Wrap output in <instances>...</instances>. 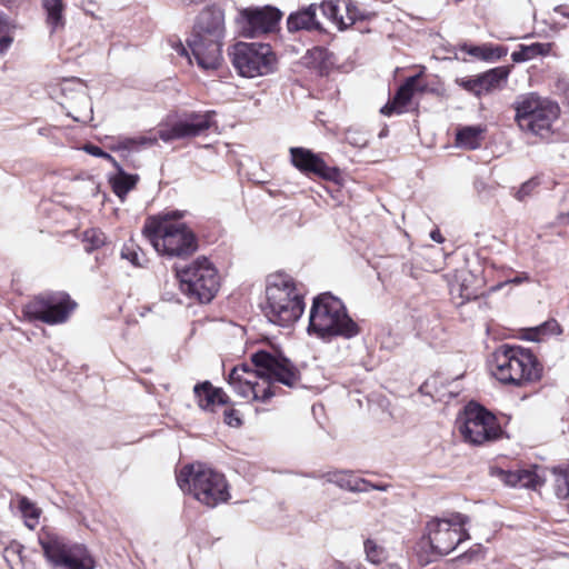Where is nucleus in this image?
<instances>
[{
    "label": "nucleus",
    "mask_w": 569,
    "mask_h": 569,
    "mask_svg": "<svg viewBox=\"0 0 569 569\" xmlns=\"http://www.w3.org/2000/svg\"><path fill=\"white\" fill-rule=\"evenodd\" d=\"M224 422L230 427H240L242 423L237 411L233 409H228L224 411Z\"/></svg>",
    "instance_id": "nucleus-42"
},
{
    "label": "nucleus",
    "mask_w": 569,
    "mask_h": 569,
    "mask_svg": "<svg viewBox=\"0 0 569 569\" xmlns=\"http://www.w3.org/2000/svg\"><path fill=\"white\" fill-rule=\"evenodd\" d=\"M551 486L558 499L569 498V467H555L550 470Z\"/></svg>",
    "instance_id": "nucleus-26"
},
{
    "label": "nucleus",
    "mask_w": 569,
    "mask_h": 569,
    "mask_svg": "<svg viewBox=\"0 0 569 569\" xmlns=\"http://www.w3.org/2000/svg\"><path fill=\"white\" fill-rule=\"evenodd\" d=\"M457 427L463 439L471 445H482L498 439L502 432L497 418L482 406L470 402L458 418Z\"/></svg>",
    "instance_id": "nucleus-13"
},
{
    "label": "nucleus",
    "mask_w": 569,
    "mask_h": 569,
    "mask_svg": "<svg viewBox=\"0 0 569 569\" xmlns=\"http://www.w3.org/2000/svg\"><path fill=\"white\" fill-rule=\"evenodd\" d=\"M509 70L506 67L493 68L475 78L466 79L460 84L468 91L480 97L493 90L500 89L507 81Z\"/></svg>",
    "instance_id": "nucleus-18"
},
{
    "label": "nucleus",
    "mask_w": 569,
    "mask_h": 569,
    "mask_svg": "<svg viewBox=\"0 0 569 569\" xmlns=\"http://www.w3.org/2000/svg\"><path fill=\"white\" fill-rule=\"evenodd\" d=\"M483 129L480 126H468L458 130L456 134L457 144L475 150L480 147Z\"/></svg>",
    "instance_id": "nucleus-25"
},
{
    "label": "nucleus",
    "mask_w": 569,
    "mask_h": 569,
    "mask_svg": "<svg viewBox=\"0 0 569 569\" xmlns=\"http://www.w3.org/2000/svg\"><path fill=\"white\" fill-rule=\"evenodd\" d=\"M318 6L312 3L301 10L292 12L287 19L289 32L321 30V24L317 20Z\"/></svg>",
    "instance_id": "nucleus-21"
},
{
    "label": "nucleus",
    "mask_w": 569,
    "mask_h": 569,
    "mask_svg": "<svg viewBox=\"0 0 569 569\" xmlns=\"http://www.w3.org/2000/svg\"><path fill=\"white\" fill-rule=\"evenodd\" d=\"M469 517L452 512L448 517L432 518L426 523L422 546H428L432 556L442 557L453 551L462 541L470 538L465 526Z\"/></svg>",
    "instance_id": "nucleus-9"
},
{
    "label": "nucleus",
    "mask_w": 569,
    "mask_h": 569,
    "mask_svg": "<svg viewBox=\"0 0 569 569\" xmlns=\"http://www.w3.org/2000/svg\"><path fill=\"white\" fill-rule=\"evenodd\" d=\"M388 485H373L371 482H369V486H368V491L370 490H380V491H386L388 489Z\"/></svg>",
    "instance_id": "nucleus-47"
},
{
    "label": "nucleus",
    "mask_w": 569,
    "mask_h": 569,
    "mask_svg": "<svg viewBox=\"0 0 569 569\" xmlns=\"http://www.w3.org/2000/svg\"><path fill=\"white\" fill-rule=\"evenodd\" d=\"M14 26L7 13L0 10V53L6 52L13 41L12 31Z\"/></svg>",
    "instance_id": "nucleus-31"
},
{
    "label": "nucleus",
    "mask_w": 569,
    "mask_h": 569,
    "mask_svg": "<svg viewBox=\"0 0 569 569\" xmlns=\"http://www.w3.org/2000/svg\"><path fill=\"white\" fill-rule=\"evenodd\" d=\"M179 488L208 507H216L230 498L222 473L202 463L184 466L177 476Z\"/></svg>",
    "instance_id": "nucleus-6"
},
{
    "label": "nucleus",
    "mask_w": 569,
    "mask_h": 569,
    "mask_svg": "<svg viewBox=\"0 0 569 569\" xmlns=\"http://www.w3.org/2000/svg\"><path fill=\"white\" fill-rule=\"evenodd\" d=\"M539 182L536 179H530L521 184L519 190L516 193V198L519 201H525L528 197H530L533 190L538 187Z\"/></svg>",
    "instance_id": "nucleus-38"
},
{
    "label": "nucleus",
    "mask_w": 569,
    "mask_h": 569,
    "mask_svg": "<svg viewBox=\"0 0 569 569\" xmlns=\"http://www.w3.org/2000/svg\"><path fill=\"white\" fill-rule=\"evenodd\" d=\"M303 310V296L290 276L277 273L267 278L262 311L271 323L289 327L299 320Z\"/></svg>",
    "instance_id": "nucleus-4"
},
{
    "label": "nucleus",
    "mask_w": 569,
    "mask_h": 569,
    "mask_svg": "<svg viewBox=\"0 0 569 569\" xmlns=\"http://www.w3.org/2000/svg\"><path fill=\"white\" fill-rule=\"evenodd\" d=\"M490 370L499 382L518 388L539 380L542 375V367L530 350L509 345L492 353Z\"/></svg>",
    "instance_id": "nucleus-5"
},
{
    "label": "nucleus",
    "mask_w": 569,
    "mask_h": 569,
    "mask_svg": "<svg viewBox=\"0 0 569 569\" xmlns=\"http://www.w3.org/2000/svg\"><path fill=\"white\" fill-rule=\"evenodd\" d=\"M459 295L463 300H467V301L471 300V299H476L478 297V292L470 289L463 282L460 284Z\"/></svg>",
    "instance_id": "nucleus-43"
},
{
    "label": "nucleus",
    "mask_w": 569,
    "mask_h": 569,
    "mask_svg": "<svg viewBox=\"0 0 569 569\" xmlns=\"http://www.w3.org/2000/svg\"><path fill=\"white\" fill-rule=\"evenodd\" d=\"M117 173L109 178L110 184L112 187L113 192L123 201L130 190H132L139 177L137 174L127 173L122 167L118 163Z\"/></svg>",
    "instance_id": "nucleus-24"
},
{
    "label": "nucleus",
    "mask_w": 569,
    "mask_h": 569,
    "mask_svg": "<svg viewBox=\"0 0 569 569\" xmlns=\"http://www.w3.org/2000/svg\"><path fill=\"white\" fill-rule=\"evenodd\" d=\"M121 257L129 260L134 266H142L144 257L142 253L133 249V244H124L121 250Z\"/></svg>",
    "instance_id": "nucleus-37"
},
{
    "label": "nucleus",
    "mask_w": 569,
    "mask_h": 569,
    "mask_svg": "<svg viewBox=\"0 0 569 569\" xmlns=\"http://www.w3.org/2000/svg\"><path fill=\"white\" fill-rule=\"evenodd\" d=\"M347 140H348V142H349V143H351V144H357V146H366V143H367V141H366V140H363L362 142H353V141L351 140L350 136H347Z\"/></svg>",
    "instance_id": "nucleus-51"
},
{
    "label": "nucleus",
    "mask_w": 569,
    "mask_h": 569,
    "mask_svg": "<svg viewBox=\"0 0 569 569\" xmlns=\"http://www.w3.org/2000/svg\"><path fill=\"white\" fill-rule=\"evenodd\" d=\"M76 307L69 295L56 292L34 298L26 306L24 313L30 319L58 325L66 322Z\"/></svg>",
    "instance_id": "nucleus-14"
},
{
    "label": "nucleus",
    "mask_w": 569,
    "mask_h": 569,
    "mask_svg": "<svg viewBox=\"0 0 569 569\" xmlns=\"http://www.w3.org/2000/svg\"><path fill=\"white\" fill-rule=\"evenodd\" d=\"M61 92L64 96L71 93V99L79 98L82 100H87L86 86L80 79L72 78L64 80L61 86Z\"/></svg>",
    "instance_id": "nucleus-34"
},
{
    "label": "nucleus",
    "mask_w": 569,
    "mask_h": 569,
    "mask_svg": "<svg viewBox=\"0 0 569 569\" xmlns=\"http://www.w3.org/2000/svg\"><path fill=\"white\" fill-rule=\"evenodd\" d=\"M479 552L478 551H471L469 553H465L461 556V559L465 560V559H468L469 561L475 557V556H478Z\"/></svg>",
    "instance_id": "nucleus-50"
},
{
    "label": "nucleus",
    "mask_w": 569,
    "mask_h": 569,
    "mask_svg": "<svg viewBox=\"0 0 569 569\" xmlns=\"http://www.w3.org/2000/svg\"><path fill=\"white\" fill-rule=\"evenodd\" d=\"M176 50L178 53H180L181 56H186L188 57V51L187 49L183 47V44L181 42H179L176 47Z\"/></svg>",
    "instance_id": "nucleus-48"
},
{
    "label": "nucleus",
    "mask_w": 569,
    "mask_h": 569,
    "mask_svg": "<svg viewBox=\"0 0 569 569\" xmlns=\"http://www.w3.org/2000/svg\"><path fill=\"white\" fill-rule=\"evenodd\" d=\"M142 232L160 254L186 258L198 249L194 233L182 222L151 221Z\"/></svg>",
    "instance_id": "nucleus-7"
},
{
    "label": "nucleus",
    "mask_w": 569,
    "mask_h": 569,
    "mask_svg": "<svg viewBox=\"0 0 569 569\" xmlns=\"http://www.w3.org/2000/svg\"><path fill=\"white\" fill-rule=\"evenodd\" d=\"M516 122L519 128L529 134L548 138L552 131V123L559 116L556 102L536 93L520 96L515 102Z\"/></svg>",
    "instance_id": "nucleus-8"
},
{
    "label": "nucleus",
    "mask_w": 569,
    "mask_h": 569,
    "mask_svg": "<svg viewBox=\"0 0 569 569\" xmlns=\"http://www.w3.org/2000/svg\"><path fill=\"white\" fill-rule=\"evenodd\" d=\"M42 6L47 12V22L51 28V32L58 28L63 27V0H42Z\"/></svg>",
    "instance_id": "nucleus-28"
},
{
    "label": "nucleus",
    "mask_w": 569,
    "mask_h": 569,
    "mask_svg": "<svg viewBox=\"0 0 569 569\" xmlns=\"http://www.w3.org/2000/svg\"><path fill=\"white\" fill-rule=\"evenodd\" d=\"M342 569H361L360 566H353V567H343Z\"/></svg>",
    "instance_id": "nucleus-52"
},
{
    "label": "nucleus",
    "mask_w": 569,
    "mask_h": 569,
    "mask_svg": "<svg viewBox=\"0 0 569 569\" xmlns=\"http://www.w3.org/2000/svg\"><path fill=\"white\" fill-rule=\"evenodd\" d=\"M198 405L202 409H210L214 405H227L228 395L221 388H214L209 381L198 383L193 388Z\"/></svg>",
    "instance_id": "nucleus-23"
},
{
    "label": "nucleus",
    "mask_w": 569,
    "mask_h": 569,
    "mask_svg": "<svg viewBox=\"0 0 569 569\" xmlns=\"http://www.w3.org/2000/svg\"><path fill=\"white\" fill-rule=\"evenodd\" d=\"M213 116V111L183 113L177 120L161 127L159 138L169 142L201 136L214 124Z\"/></svg>",
    "instance_id": "nucleus-15"
},
{
    "label": "nucleus",
    "mask_w": 569,
    "mask_h": 569,
    "mask_svg": "<svg viewBox=\"0 0 569 569\" xmlns=\"http://www.w3.org/2000/svg\"><path fill=\"white\" fill-rule=\"evenodd\" d=\"M487 61L499 60L507 56L508 49L503 46L487 43Z\"/></svg>",
    "instance_id": "nucleus-40"
},
{
    "label": "nucleus",
    "mask_w": 569,
    "mask_h": 569,
    "mask_svg": "<svg viewBox=\"0 0 569 569\" xmlns=\"http://www.w3.org/2000/svg\"><path fill=\"white\" fill-rule=\"evenodd\" d=\"M83 150H84L87 153L91 154V156L100 157V158H104V159L109 160V161H110L114 167H118V162L116 161V159H114L111 154H109V153L104 152V151H103L101 148H99L98 146H94V144H86V146L83 147Z\"/></svg>",
    "instance_id": "nucleus-41"
},
{
    "label": "nucleus",
    "mask_w": 569,
    "mask_h": 569,
    "mask_svg": "<svg viewBox=\"0 0 569 569\" xmlns=\"http://www.w3.org/2000/svg\"><path fill=\"white\" fill-rule=\"evenodd\" d=\"M106 240V234L101 230L94 228L86 230L82 237L84 249L88 252H91L104 246Z\"/></svg>",
    "instance_id": "nucleus-32"
},
{
    "label": "nucleus",
    "mask_w": 569,
    "mask_h": 569,
    "mask_svg": "<svg viewBox=\"0 0 569 569\" xmlns=\"http://www.w3.org/2000/svg\"><path fill=\"white\" fill-rule=\"evenodd\" d=\"M292 164L302 172L315 173L326 180H335L339 171L328 167L325 161L311 150L302 147L290 148Z\"/></svg>",
    "instance_id": "nucleus-17"
},
{
    "label": "nucleus",
    "mask_w": 569,
    "mask_h": 569,
    "mask_svg": "<svg viewBox=\"0 0 569 569\" xmlns=\"http://www.w3.org/2000/svg\"><path fill=\"white\" fill-rule=\"evenodd\" d=\"M176 274L181 291L199 302H210L219 290L217 269L206 257L197 258L186 267H176Z\"/></svg>",
    "instance_id": "nucleus-11"
},
{
    "label": "nucleus",
    "mask_w": 569,
    "mask_h": 569,
    "mask_svg": "<svg viewBox=\"0 0 569 569\" xmlns=\"http://www.w3.org/2000/svg\"><path fill=\"white\" fill-rule=\"evenodd\" d=\"M343 6L346 8V10L348 11V19H349V22H347L348 24H352L355 22V20L358 18L357 16V12H356V8L352 7L350 3H347V2H343Z\"/></svg>",
    "instance_id": "nucleus-44"
},
{
    "label": "nucleus",
    "mask_w": 569,
    "mask_h": 569,
    "mask_svg": "<svg viewBox=\"0 0 569 569\" xmlns=\"http://www.w3.org/2000/svg\"><path fill=\"white\" fill-rule=\"evenodd\" d=\"M420 74H416L406 79V81L397 90L392 101L385 104L380 112L385 116L392 113H403L408 103L411 101L416 91H423L425 87L419 86Z\"/></svg>",
    "instance_id": "nucleus-20"
},
{
    "label": "nucleus",
    "mask_w": 569,
    "mask_h": 569,
    "mask_svg": "<svg viewBox=\"0 0 569 569\" xmlns=\"http://www.w3.org/2000/svg\"><path fill=\"white\" fill-rule=\"evenodd\" d=\"M43 556L53 568L94 569L96 561L81 543L70 542L67 538L51 531H42L38 537Z\"/></svg>",
    "instance_id": "nucleus-10"
},
{
    "label": "nucleus",
    "mask_w": 569,
    "mask_h": 569,
    "mask_svg": "<svg viewBox=\"0 0 569 569\" xmlns=\"http://www.w3.org/2000/svg\"><path fill=\"white\" fill-rule=\"evenodd\" d=\"M281 18V11L273 7L244 9L238 20L241 34L246 38H256L273 31Z\"/></svg>",
    "instance_id": "nucleus-16"
},
{
    "label": "nucleus",
    "mask_w": 569,
    "mask_h": 569,
    "mask_svg": "<svg viewBox=\"0 0 569 569\" xmlns=\"http://www.w3.org/2000/svg\"><path fill=\"white\" fill-rule=\"evenodd\" d=\"M308 331L330 340L336 337L351 339L360 329L348 315L345 303L330 292H323L313 299Z\"/></svg>",
    "instance_id": "nucleus-3"
},
{
    "label": "nucleus",
    "mask_w": 569,
    "mask_h": 569,
    "mask_svg": "<svg viewBox=\"0 0 569 569\" xmlns=\"http://www.w3.org/2000/svg\"><path fill=\"white\" fill-rule=\"evenodd\" d=\"M560 333H561L560 325L555 319H550L538 327L531 328L528 331L526 338L531 341H539L547 336H553V335H560Z\"/></svg>",
    "instance_id": "nucleus-30"
},
{
    "label": "nucleus",
    "mask_w": 569,
    "mask_h": 569,
    "mask_svg": "<svg viewBox=\"0 0 569 569\" xmlns=\"http://www.w3.org/2000/svg\"><path fill=\"white\" fill-rule=\"evenodd\" d=\"M562 219H563L567 223H569V212H568V213H566V216H563V217H562Z\"/></svg>",
    "instance_id": "nucleus-53"
},
{
    "label": "nucleus",
    "mask_w": 569,
    "mask_h": 569,
    "mask_svg": "<svg viewBox=\"0 0 569 569\" xmlns=\"http://www.w3.org/2000/svg\"><path fill=\"white\" fill-rule=\"evenodd\" d=\"M322 11V13L331 21L337 22L340 27H347L348 23L343 21L342 16L340 14V3L333 1H327L321 3L318 7Z\"/></svg>",
    "instance_id": "nucleus-36"
},
{
    "label": "nucleus",
    "mask_w": 569,
    "mask_h": 569,
    "mask_svg": "<svg viewBox=\"0 0 569 569\" xmlns=\"http://www.w3.org/2000/svg\"><path fill=\"white\" fill-rule=\"evenodd\" d=\"M363 549L367 560L371 563L379 565L387 558L386 549L372 539L365 540Z\"/></svg>",
    "instance_id": "nucleus-33"
},
{
    "label": "nucleus",
    "mask_w": 569,
    "mask_h": 569,
    "mask_svg": "<svg viewBox=\"0 0 569 569\" xmlns=\"http://www.w3.org/2000/svg\"><path fill=\"white\" fill-rule=\"evenodd\" d=\"M156 138H147V137H138V138H120L117 141V144L113 147V150H134L140 146L144 144H153L156 143Z\"/></svg>",
    "instance_id": "nucleus-35"
},
{
    "label": "nucleus",
    "mask_w": 569,
    "mask_h": 569,
    "mask_svg": "<svg viewBox=\"0 0 569 569\" xmlns=\"http://www.w3.org/2000/svg\"><path fill=\"white\" fill-rule=\"evenodd\" d=\"M539 468L535 466L532 469L503 470L492 468L491 475L497 477L505 485L510 487L536 489L541 486L545 478L538 472Z\"/></svg>",
    "instance_id": "nucleus-19"
},
{
    "label": "nucleus",
    "mask_w": 569,
    "mask_h": 569,
    "mask_svg": "<svg viewBox=\"0 0 569 569\" xmlns=\"http://www.w3.org/2000/svg\"><path fill=\"white\" fill-rule=\"evenodd\" d=\"M430 238L436 241V242H443L445 241V238L442 237V234L440 233V231L438 229H435L430 232Z\"/></svg>",
    "instance_id": "nucleus-45"
},
{
    "label": "nucleus",
    "mask_w": 569,
    "mask_h": 569,
    "mask_svg": "<svg viewBox=\"0 0 569 569\" xmlns=\"http://www.w3.org/2000/svg\"><path fill=\"white\" fill-rule=\"evenodd\" d=\"M461 50L477 59L487 61V50H488L487 44H482V46L462 44Z\"/></svg>",
    "instance_id": "nucleus-39"
},
{
    "label": "nucleus",
    "mask_w": 569,
    "mask_h": 569,
    "mask_svg": "<svg viewBox=\"0 0 569 569\" xmlns=\"http://www.w3.org/2000/svg\"><path fill=\"white\" fill-rule=\"evenodd\" d=\"M555 11L569 19V11H567L563 7L559 6L555 8Z\"/></svg>",
    "instance_id": "nucleus-49"
},
{
    "label": "nucleus",
    "mask_w": 569,
    "mask_h": 569,
    "mask_svg": "<svg viewBox=\"0 0 569 569\" xmlns=\"http://www.w3.org/2000/svg\"><path fill=\"white\" fill-rule=\"evenodd\" d=\"M18 500V508L24 518L26 526L33 529L39 522L40 509L37 508L27 497L19 496Z\"/></svg>",
    "instance_id": "nucleus-29"
},
{
    "label": "nucleus",
    "mask_w": 569,
    "mask_h": 569,
    "mask_svg": "<svg viewBox=\"0 0 569 569\" xmlns=\"http://www.w3.org/2000/svg\"><path fill=\"white\" fill-rule=\"evenodd\" d=\"M231 63L244 78L264 76L273 70L276 57L267 43H236L229 52Z\"/></svg>",
    "instance_id": "nucleus-12"
},
{
    "label": "nucleus",
    "mask_w": 569,
    "mask_h": 569,
    "mask_svg": "<svg viewBox=\"0 0 569 569\" xmlns=\"http://www.w3.org/2000/svg\"><path fill=\"white\" fill-rule=\"evenodd\" d=\"M551 51V43H531V44H520L518 51H513L511 53V59L513 62H525L531 60L538 56H547Z\"/></svg>",
    "instance_id": "nucleus-27"
},
{
    "label": "nucleus",
    "mask_w": 569,
    "mask_h": 569,
    "mask_svg": "<svg viewBox=\"0 0 569 569\" xmlns=\"http://www.w3.org/2000/svg\"><path fill=\"white\" fill-rule=\"evenodd\" d=\"M224 13L220 8H207L198 16L191 37L187 40L198 66L216 70L222 61Z\"/></svg>",
    "instance_id": "nucleus-2"
},
{
    "label": "nucleus",
    "mask_w": 569,
    "mask_h": 569,
    "mask_svg": "<svg viewBox=\"0 0 569 569\" xmlns=\"http://www.w3.org/2000/svg\"><path fill=\"white\" fill-rule=\"evenodd\" d=\"M528 280H529L528 274L527 273H522L521 276H518V277L511 279L509 282L519 284V283H521L523 281H528Z\"/></svg>",
    "instance_id": "nucleus-46"
},
{
    "label": "nucleus",
    "mask_w": 569,
    "mask_h": 569,
    "mask_svg": "<svg viewBox=\"0 0 569 569\" xmlns=\"http://www.w3.org/2000/svg\"><path fill=\"white\" fill-rule=\"evenodd\" d=\"M251 361L256 371L243 363L233 367L228 375L230 387L244 399L267 402L280 390L274 382L289 388L301 386L299 369L281 353L259 350L251 355Z\"/></svg>",
    "instance_id": "nucleus-1"
},
{
    "label": "nucleus",
    "mask_w": 569,
    "mask_h": 569,
    "mask_svg": "<svg viewBox=\"0 0 569 569\" xmlns=\"http://www.w3.org/2000/svg\"><path fill=\"white\" fill-rule=\"evenodd\" d=\"M329 483L352 492H368L369 481L348 471H328L321 476Z\"/></svg>",
    "instance_id": "nucleus-22"
}]
</instances>
